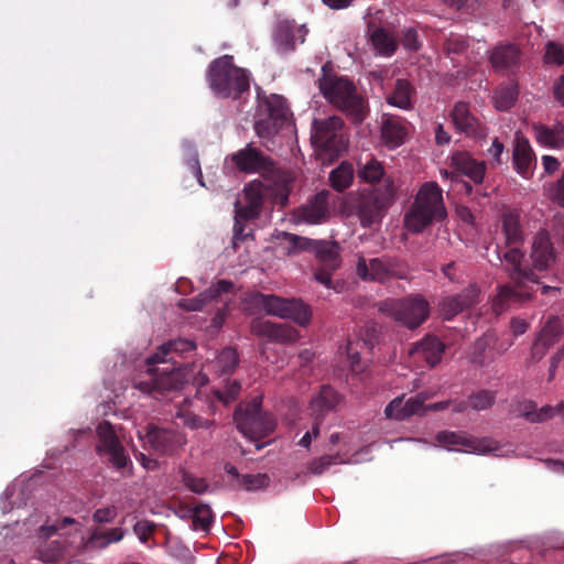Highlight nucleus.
Masks as SVG:
<instances>
[{
    "mask_svg": "<svg viewBox=\"0 0 564 564\" xmlns=\"http://www.w3.org/2000/svg\"><path fill=\"white\" fill-rule=\"evenodd\" d=\"M98 444L96 452L101 457H107L109 464L123 475L128 466H132L123 445L119 441L113 426L108 421H102L96 429Z\"/></svg>",
    "mask_w": 564,
    "mask_h": 564,
    "instance_id": "obj_13",
    "label": "nucleus"
},
{
    "mask_svg": "<svg viewBox=\"0 0 564 564\" xmlns=\"http://www.w3.org/2000/svg\"><path fill=\"white\" fill-rule=\"evenodd\" d=\"M182 480L191 491L198 495L204 494L208 488L207 482L203 478L195 477L186 471L183 473Z\"/></svg>",
    "mask_w": 564,
    "mask_h": 564,
    "instance_id": "obj_50",
    "label": "nucleus"
},
{
    "mask_svg": "<svg viewBox=\"0 0 564 564\" xmlns=\"http://www.w3.org/2000/svg\"><path fill=\"white\" fill-rule=\"evenodd\" d=\"M319 89L324 98L344 112L354 123H361L367 116L365 99L357 93L355 84L345 77L323 76Z\"/></svg>",
    "mask_w": 564,
    "mask_h": 564,
    "instance_id": "obj_5",
    "label": "nucleus"
},
{
    "mask_svg": "<svg viewBox=\"0 0 564 564\" xmlns=\"http://www.w3.org/2000/svg\"><path fill=\"white\" fill-rule=\"evenodd\" d=\"M370 41L375 50L384 56H391L398 47L395 40L381 28H377L371 32Z\"/></svg>",
    "mask_w": 564,
    "mask_h": 564,
    "instance_id": "obj_36",
    "label": "nucleus"
},
{
    "mask_svg": "<svg viewBox=\"0 0 564 564\" xmlns=\"http://www.w3.org/2000/svg\"><path fill=\"white\" fill-rule=\"evenodd\" d=\"M246 203L250 205H256L259 209H261L263 204V194L261 191V183H252L245 189Z\"/></svg>",
    "mask_w": 564,
    "mask_h": 564,
    "instance_id": "obj_51",
    "label": "nucleus"
},
{
    "mask_svg": "<svg viewBox=\"0 0 564 564\" xmlns=\"http://www.w3.org/2000/svg\"><path fill=\"white\" fill-rule=\"evenodd\" d=\"M356 271L364 281L384 282L394 275L392 267L378 258L370 259L367 262L365 258L360 257Z\"/></svg>",
    "mask_w": 564,
    "mask_h": 564,
    "instance_id": "obj_26",
    "label": "nucleus"
},
{
    "mask_svg": "<svg viewBox=\"0 0 564 564\" xmlns=\"http://www.w3.org/2000/svg\"><path fill=\"white\" fill-rule=\"evenodd\" d=\"M196 348V345L188 339H175L166 344L161 345L158 350L147 358V365H172L171 357L174 360L183 357L187 352H192Z\"/></svg>",
    "mask_w": 564,
    "mask_h": 564,
    "instance_id": "obj_23",
    "label": "nucleus"
},
{
    "mask_svg": "<svg viewBox=\"0 0 564 564\" xmlns=\"http://www.w3.org/2000/svg\"><path fill=\"white\" fill-rule=\"evenodd\" d=\"M289 115L290 109L282 96L275 94L259 96L253 128L267 150L275 149V137L288 124Z\"/></svg>",
    "mask_w": 564,
    "mask_h": 564,
    "instance_id": "obj_4",
    "label": "nucleus"
},
{
    "mask_svg": "<svg viewBox=\"0 0 564 564\" xmlns=\"http://www.w3.org/2000/svg\"><path fill=\"white\" fill-rule=\"evenodd\" d=\"M268 294L254 292L243 300V310L249 315H257L267 310Z\"/></svg>",
    "mask_w": 564,
    "mask_h": 564,
    "instance_id": "obj_40",
    "label": "nucleus"
},
{
    "mask_svg": "<svg viewBox=\"0 0 564 564\" xmlns=\"http://www.w3.org/2000/svg\"><path fill=\"white\" fill-rule=\"evenodd\" d=\"M262 400L254 398L248 404H239L235 411L237 429L250 441L269 436L275 429L273 416L262 411Z\"/></svg>",
    "mask_w": 564,
    "mask_h": 564,
    "instance_id": "obj_10",
    "label": "nucleus"
},
{
    "mask_svg": "<svg viewBox=\"0 0 564 564\" xmlns=\"http://www.w3.org/2000/svg\"><path fill=\"white\" fill-rule=\"evenodd\" d=\"M154 523L148 520L138 521L133 527L135 535L142 543H147L149 541V539L154 533Z\"/></svg>",
    "mask_w": 564,
    "mask_h": 564,
    "instance_id": "obj_52",
    "label": "nucleus"
},
{
    "mask_svg": "<svg viewBox=\"0 0 564 564\" xmlns=\"http://www.w3.org/2000/svg\"><path fill=\"white\" fill-rule=\"evenodd\" d=\"M378 310L409 329L417 328L430 316V303L420 294L386 299L378 304Z\"/></svg>",
    "mask_w": 564,
    "mask_h": 564,
    "instance_id": "obj_6",
    "label": "nucleus"
},
{
    "mask_svg": "<svg viewBox=\"0 0 564 564\" xmlns=\"http://www.w3.org/2000/svg\"><path fill=\"white\" fill-rule=\"evenodd\" d=\"M449 116L455 129L460 133L474 139L486 137V127L471 110L469 104L465 101L456 102Z\"/></svg>",
    "mask_w": 564,
    "mask_h": 564,
    "instance_id": "obj_18",
    "label": "nucleus"
},
{
    "mask_svg": "<svg viewBox=\"0 0 564 564\" xmlns=\"http://www.w3.org/2000/svg\"><path fill=\"white\" fill-rule=\"evenodd\" d=\"M534 160V153L528 139L517 137L513 148V164L518 173L527 176L531 172Z\"/></svg>",
    "mask_w": 564,
    "mask_h": 564,
    "instance_id": "obj_31",
    "label": "nucleus"
},
{
    "mask_svg": "<svg viewBox=\"0 0 564 564\" xmlns=\"http://www.w3.org/2000/svg\"><path fill=\"white\" fill-rule=\"evenodd\" d=\"M265 313L284 319H292L301 326H306L312 317L310 307L303 301L283 299L274 294H268Z\"/></svg>",
    "mask_w": 564,
    "mask_h": 564,
    "instance_id": "obj_15",
    "label": "nucleus"
},
{
    "mask_svg": "<svg viewBox=\"0 0 564 564\" xmlns=\"http://www.w3.org/2000/svg\"><path fill=\"white\" fill-rule=\"evenodd\" d=\"M468 47L467 40L457 34H451L444 42L443 48L447 56L462 55Z\"/></svg>",
    "mask_w": 564,
    "mask_h": 564,
    "instance_id": "obj_44",
    "label": "nucleus"
},
{
    "mask_svg": "<svg viewBox=\"0 0 564 564\" xmlns=\"http://www.w3.org/2000/svg\"><path fill=\"white\" fill-rule=\"evenodd\" d=\"M403 395L397 397L392 401L388 403V405L384 409L386 417L393 419L397 421H403L404 420V411H403Z\"/></svg>",
    "mask_w": 564,
    "mask_h": 564,
    "instance_id": "obj_49",
    "label": "nucleus"
},
{
    "mask_svg": "<svg viewBox=\"0 0 564 564\" xmlns=\"http://www.w3.org/2000/svg\"><path fill=\"white\" fill-rule=\"evenodd\" d=\"M313 253L321 265L329 269H338L340 265V247L337 241L317 240Z\"/></svg>",
    "mask_w": 564,
    "mask_h": 564,
    "instance_id": "obj_32",
    "label": "nucleus"
},
{
    "mask_svg": "<svg viewBox=\"0 0 564 564\" xmlns=\"http://www.w3.org/2000/svg\"><path fill=\"white\" fill-rule=\"evenodd\" d=\"M207 80L219 98L238 99L250 88V75L234 63V56L223 55L208 66Z\"/></svg>",
    "mask_w": 564,
    "mask_h": 564,
    "instance_id": "obj_3",
    "label": "nucleus"
},
{
    "mask_svg": "<svg viewBox=\"0 0 564 564\" xmlns=\"http://www.w3.org/2000/svg\"><path fill=\"white\" fill-rule=\"evenodd\" d=\"M489 59L496 70H509L519 65L520 50L514 44L497 45Z\"/></svg>",
    "mask_w": 564,
    "mask_h": 564,
    "instance_id": "obj_28",
    "label": "nucleus"
},
{
    "mask_svg": "<svg viewBox=\"0 0 564 564\" xmlns=\"http://www.w3.org/2000/svg\"><path fill=\"white\" fill-rule=\"evenodd\" d=\"M234 289L235 285L231 281L219 280L197 296L181 300L177 305L186 311L215 310L212 324L215 327H220L227 316L229 295L234 294Z\"/></svg>",
    "mask_w": 564,
    "mask_h": 564,
    "instance_id": "obj_7",
    "label": "nucleus"
},
{
    "mask_svg": "<svg viewBox=\"0 0 564 564\" xmlns=\"http://www.w3.org/2000/svg\"><path fill=\"white\" fill-rule=\"evenodd\" d=\"M336 269H329L325 265H321L314 272V278L317 282L325 285L326 288H332V274Z\"/></svg>",
    "mask_w": 564,
    "mask_h": 564,
    "instance_id": "obj_62",
    "label": "nucleus"
},
{
    "mask_svg": "<svg viewBox=\"0 0 564 564\" xmlns=\"http://www.w3.org/2000/svg\"><path fill=\"white\" fill-rule=\"evenodd\" d=\"M490 341L489 336L480 337L475 343V352H474V361L484 365L485 358L482 356V352L485 351L486 347L488 346Z\"/></svg>",
    "mask_w": 564,
    "mask_h": 564,
    "instance_id": "obj_63",
    "label": "nucleus"
},
{
    "mask_svg": "<svg viewBox=\"0 0 564 564\" xmlns=\"http://www.w3.org/2000/svg\"><path fill=\"white\" fill-rule=\"evenodd\" d=\"M436 442L449 451L462 449L469 453L486 454L498 448L491 438H474L463 432L442 431L435 436Z\"/></svg>",
    "mask_w": 564,
    "mask_h": 564,
    "instance_id": "obj_16",
    "label": "nucleus"
},
{
    "mask_svg": "<svg viewBox=\"0 0 564 564\" xmlns=\"http://www.w3.org/2000/svg\"><path fill=\"white\" fill-rule=\"evenodd\" d=\"M339 454L335 455H323L318 458H314L307 464V469L313 475H322L329 466L338 463Z\"/></svg>",
    "mask_w": 564,
    "mask_h": 564,
    "instance_id": "obj_46",
    "label": "nucleus"
},
{
    "mask_svg": "<svg viewBox=\"0 0 564 564\" xmlns=\"http://www.w3.org/2000/svg\"><path fill=\"white\" fill-rule=\"evenodd\" d=\"M117 514H118L117 507L108 506L105 508L97 509L93 514V520L96 523H109L115 520Z\"/></svg>",
    "mask_w": 564,
    "mask_h": 564,
    "instance_id": "obj_55",
    "label": "nucleus"
},
{
    "mask_svg": "<svg viewBox=\"0 0 564 564\" xmlns=\"http://www.w3.org/2000/svg\"><path fill=\"white\" fill-rule=\"evenodd\" d=\"M530 257L533 265V268L530 269L535 273L539 280L540 276L538 272L550 270L556 261V252L547 231L541 230L534 236ZM536 285H539V282L533 286ZM533 291L534 288H532V292Z\"/></svg>",
    "mask_w": 564,
    "mask_h": 564,
    "instance_id": "obj_19",
    "label": "nucleus"
},
{
    "mask_svg": "<svg viewBox=\"0 0 564 564\" xmlns=\"http://www.w3.org/2000/svg\"><path fill=\"white\" fill-rule=\"evenodd\" d=\"M246 227V220H242L238 217H235V225H234V243L238 240H245L249 234L245 232Z\"/></svg>",
    "mask_w": 564,
    "mask_h": 564,
    "instance_id": "obj_64",
    "label": "nucleus"
},
{
    "mask_svg": "<svg viewBox=\"0 0 564 564\" xmlns=\"http://www.w3.org/2000/svg\"><path fill=\"white\" fill-rule=\"evenodd\" d=\"M270 478L267 474H247L241 476L240 484L246 490H258L269 486Z\"/></svg>",
    "mask_w": 564,
    "mask_h": 564,
    "instance_id": "obj_47",
    "label": "nucleus"
},
{
    "mask_svg": "<svg viewBox=\"0 0 564 564\" xmlns=\"http://www.w3.org/2000/svg\"><path fill=\"white\" fill-rule=\"evenodd\" d=\"M518 98V91L514 87H505L495 95V106L498 110H509Z\"/></svg>",
    "mask_w": 564,
    "mask_h": 564,
    "instance_id": "obj_43",
    "label": "nucleus"
},
{
    "mask_svg": "<svg viewBox=\"0 0 564 564\" xmlns=\"http://www.w3.org/2000/svg\"><path fill=\"white\" fill-rule=\"evenodd\" d=\"M445 345L435 336H426L416 343L410 350V354L424 360L430 367H435L442 359Z\"/></svg>",
    "mask_w": 564,
    "mask_h": 564,
    "instance_id": "obj_27",
    "label": "nucleus"
},
{
    "mask_svg": "<svg viewBox=\"0 0 564 564\" xmlns=\"http://www.w3.org/2000/svg\"><path fill=\"white\" fill-rule=\"evenodd\" d=\"M176 416L182 420L184 426L191 430L205 429L208 430L214 425L213 420L204 419L194 412L187 410H180Z\"/></svg>",
    "mask_w": 564,
    "mask_h": 564,
    "instance_id": "obj_38",
    "label": "nucleus"
},
{
    "mask_svg": "<svg viewBox=\"0 0 564 564\" xmlns=\"http://www.w3.org/2000/svg\"><path fill=\"white\" fill-rule=\"evenodd\" d=\"M340 401V394L330 386L321 387L318 393L310 402L312 417L324 420L328 413L336 410Z\"/></svg>",
    "mask_w": 564,
    "mask_h": 564,
    "instance_id": "obj_25",
    "label": "nucleus"
},
{
    "mask_svg": "<svg viewBox=\"0 0 564 564\" xmlns=\"http://www.w3.org/2000/svg\"><path fill=\"white\" fill-rule=\"evenodd\" d=\"M250 330L258 337H264L270 341L280 344H292L299 339V333L293 326L262 318H253L250 323Z\"/></svg>",
    "mask_w": 564,
    "mask_h": 564,
    "instance_id": "obj_20",
    "label": "nucleus"
},
{
    "mask_svg": "<svg viewBox=\"0 0 564 564\" xmlns=\"http://www.w3.org/2000/svg\"><path fill=\"white\" fill-rule=\"evenodd\" d=\"M544 62L546 64L563 65L564 48L555 42H549L545 47Z\"/></svg>",
    "mask_w": 564,
    "mask_h": 564,
    "instance_id": "obj_48",
    "label": "nucleus"
},
{
    "mask_svg": "<svg viewBox=\"0 0 564 564\" xmlns=\"http://www.w3.org/2000/svg\"><path fill=\"white\" fill-rule=\"evenodd\" d=\"M238 354L235 349L228 347L223 349L213 361V369L219 377H227L236 370L238 366ZM224 387L215 390V394L224 404H229L235 401L241 390V384L238 380H230L224 378Z\"/></svg>",
    "mask_w": 564,
    "mask_h": 564,
    "instance_id": "obj_14",
    "label": "nucleus"
},
{
    "mask_svg": "<svg viewBox=\"0 0 564 564\" xmlns=\"http://www.w3.org/2000/svg\"><path fill=\"white\" fill-rule=\"evenodd\" d=\"M563 328L557 317H550L543 328L541 329L538 338L552 347L557 343L562 336Z\"/></svg>",
    "mask_w": 564,
    "mask_h": 564,
    "instance_id": "obj_37",
    "label": "nucleus"
},
{
    "mask_svg": "<svg viewBox=\"0 0 564 564\" xmlns=\"http://www.w3.org/2000/svg\"><path fill=\"white\" fill-rule=\"evenodd\" d=\"M394 197L392 181L384 180L383 187L362 194L358 200L357 212L362 227H371L379 221Z\"/></svg>",
    "mask_w": 564,
    "mask_h": 564,
    "instance_id": "obj_12",
    "label": "nucleus"
},
{
    "mask_svg": "<svg viewBox=\"0 0 564 564\" xmlns=\"http://www.w3.org/2000/svg\"><path fill=\"white\" fill-rule=\"evenodd\" d=\"M423 410H424V398H422L421 395H416V397L408 399L403 405L404 420L412 415L419 414Z\"/></svg>",
    "mask_w": 564,
    "mask_h": 564,
    "instance_id": "obj_53",
    "label": "nucleus"
},
{
    "mask_svg": "<svg viewBox=\"0 0 564 564\" xmlns=\"http://www.w3.org/2000/svg\"><path fill=\"white\" fill-rule=\"evenodd\" d=\"M452 161L459 173L468 176L476 184L482 182L486 172V166L482 162H477L470 155L463 152L455 153Z\"/></svg>",
    "mask_w": 564,
    "mask_h": 564,
    "instance_id": "obj_30",
    "label": "nucleus"
},
{
    "mask_svg": "<svg viewBox=\"0 0 564 564\" xmlns=\"http://www.w3.org/2000/svg\"><path fill=\"white\" fill-rule=\"evenodd\" d=\"M479 294V288L476 284H470L460 293L442 299L438 305L441 316L446 321L453 319L475 306L478 303Z\"/></svg>",
    "mask_w": 564,
    "mask_h": 564,
    "instance_id": "obj_21",
    "label": "nucleus"
},
{
    "mask_svg": "<svg viewBox=\"0 0 564 564\" xmlns=\"http://www.w3.org/2000/svg\"><path fill=\"white\" fill-rule=\"evenodd\" d=\"M409 134V122L399 116L383 115L381 126V138L383 143L395 149L405 142Z\"/></svg>",
    "mask_w": 564,
    "mask_h": 564,
    "instance_id": "obj_24",
    "label": "nucleus"
},
{
    "mask_svg": "<svg viewBox=\"0 0 564 564\" xmlns=\"http://www.w3.org/2000/svg\"><path fill=\"white\" fill-rule=\"evenodd\" d=\"M87 550H102L108 546L106 535L102 530H96L88 538L86 544Z\"/></svg>",
    "mask_w": 564,
    "mask_h": 564,
    "instance_id": "obj_59",
    "label": "nucleus"
},
{
    "mask_svg": "<svg viewBox=\"0 0 564 564\" xmlns=\"http://www.w3.org/2000/svg\"><path fill=\"white\" fill-rule=\"evenodd\" d=\"M172 365L163 367L148 366V379L135 380L133 386L141 392L152 394L154 398L165 395L171 391H177L184 383L183 364L171 357Z\"/></svg>",
    "mask_w": 564,
    "mask_h": 564,
    "instance_id": "obj_9",
    "label": "nucleus"
},
{
    "mask_svg": "<svg viewBox=\"0 0 564 564\" xmlns=\"http://www.w3.org/2000/svg\"><path fill=\"white\" fill-rule=\"evenodd\" d=\"M402 44L405 48L415 51L419 48L420 43L417 32L413 28H406L402 32Z\"/></svg>",
    "mask_w": 564,
    "mask_h": 564,
    "instance_id": "obj_60",
    "label": "nucleus"
},
{
    "mask_svg": "<svg viewBox=\"0 0 564 564\" xmlns=\"http://www.w3.org/2000/svg\"><path fill=\"white\" fill-rule=\"evenodd\" d=\"M75 519L70 517H65L62 520L57 521L55 524L52 525H43L40 529V535L42 538H51L53 534H55L58 530L66 528L67 525L75 524Z\"/></svg>",
    "mask_w": 564,
    "mask_h": 564,
    "instance_id": "obj_54",
    "label": "nucleus"
},
{
    "mask_svg": "<svg viewBox=\"0 0 564 564\" xmlns=\"http://www.w3.org/2000/svg\"><path fill=\"white\" fill-rule=\"evenodd\" d=\"M535 140L545 147L556 148L564 143V126L557 123L552 128L545 124H535L533 127Z\"/></svg>",
    "mask_w": 564,
    "mask_h": 564,
    "instance_id": "obj_33",
    "label": "nucleus"
},
{
    "mask_svg": "<svg viewBox=\"0 0 564 564\" xmlns=\"http://www.w3.org/2000/svg\"><path fill=\"white\" fill-rule=\"evenodd\" d=\"M412 94L413 87L409 80L397 79L393 91L386 99L389 105L408 110L412 107Z\"/></svg>",
    "mask_w": 564,
    "mask_h": 564,
    "instance_id": "obj_34",
    "label": "nucleus"
},
{
    "mask_svg": "<svg viewBox=\"0 0 564 564\" xmlns=\"http://www.w3.org/2000/svg\"><path fill=\"white\" fill-rule=\"evenodd\" d=\"M344 120L339 116L314 119L311 140L319 151L329 158L338 156L347 149L348 141L343 133Z\"/></svg>",
    "mask_w": 564,
    "mask_h": 564,
    "instance_id": "obj_11",
    "label": "nucleus"
},
{
    "mask_svg": "<svg viewBox=\"0 0 564 564\" xmlns=\"http://www.w3.org/2000/svg\"><path fill=\"white\" fill-rule=\"evenodd\" d=\"M550 348L551 347L547 344L536 337L531 347V361H540Z\"/></svg>",
    "mask_w": 564,
    "mask_h": 564,
    "instance_id": "obj_61",
    "label": "nucleus"
},
{
    "mask_svg": "<svg viewBox=\"0 0 564 564\" xmlns=\"http://www.w3.org/2000/svg\"><path fill=\"white\" fill-rule=\"evenodd\" d=\"M354 180L352 164L344 161L329 173V182L332 187L337 192H344L348 188Z\"/></svg>",
    "mask_w": 564,
    "mask_h": 564,
    "instance_id": "obj_35",
    "label": "nucleus"
},
{
    "mask_svg": "<svg viewBox=\"0 0 564 564\" xmlns=\"http://www.w3.org/2000/svg\"><path fill=\"white\" fill-rule=\"evenodd\" d=\"M230 159L239 172L246 174L259 173L264 177H273L281 181L285 192L284 197H288L290 192L289 184L291 182L290 176L281 173L275 161L265 155L260 149L253 147L252 143H248L243 149L232 153Z\"/></svg>",
    "mask_w": 564,
    "mask_h": 564,
    "instance_id": "obj_8",
    "label": "nucleus"
},
{
    "mask_svg": "<svg viewBox=\"0 0 564 564\" xmlns=\"http://www.w3.org/2000/svg\"><path fill=\"white\" fill-rule=\"evenodd\" d=\"M281 248L286 256H297L303 251L313 253L317 245V240L307 237L297 236L286 231H281L276 235Z\"/></svg>",
    "mask_w": 564,
    "mask_h": 564,
    "instance_id": "obj_29",
    "label": "nucleus"
},
{
    "mask_svg": "<svg viewBox=\"0 0 564 564\" xmlns=\"http://www.w3.org/2000/svg\"><path fill=\"white\" fill-rule=\"evenodd\" d=\"M383 166L375 159H370L364 166L359 169L358 175L365 182L375 183L379 182L383 176Z\"/></svg>",
    "mask_w": 564,
    "mask_h": 564,
    "instance_id": "obj_41",
    "label": "nucleus"
},
{
    "mask_svg": "<svg viewBox=\"0 0 564 564\" xmlns=\"http://www.w3.org/2000/svg\"><path fill=\"white\" fill-rule=\"evenodd\" d=\"M145 442L154 452L172 455L187 443V438L180 431L150 424L145 434Z\"/></svg>",
    "mask_w": 564,
    "mask_h": 564,
    "instance_id": "obj_17",
    "label": "nucleus"
},
{
    "mask_svg": "<svg viewBox=\"0 0 564 564\" xmlns=\"http://www.w3.org/2000/svg\"><path fill=\"white\" fill-rule=\"evenodd\" d=\"M502 232L506 245L510 247L502 254L505 271L510 284L500 285L492 300V311L500 315L514 304H521L532 297V288L538 283V276L524 263V253L519 249L523 242V231L520 217L514 212L502 215ZM501 260V257H499Z\"/></svg>",
    "mask_w": 564,
    "mask_h": 564,
    "instance_id": "obj_1",
    "label": "nucleus"
},
{
    "mask_svg": "<svg viewBox=\"0 0 564 564\" xmlns=\"http://www.w3.org/2000/svg\"><path fill=\"white\" fill-rule=\"evenodd\" d=\"M564 408L563 402L558 403L555 408L551 405L542 406L539 411H536L535 416H530L532 423H541L544 422L555 415L556 412H560Z\"/></svg>",
    "mask_w": 564,
    "mask_h": 564,
    "instance_id": "obj_56",
    "label": "nucleus"
},
{
    "mask_svg": "<svg viewBox=\"0 0 564 564\" xmlns=\"http://www.w3.org/2000/svg\"><path fill=\"white\" fill-rule=\"evenodd\" d=\"M328 215V193L323 191L315 194L305 205L296 208L293 218L297 224L316 225L325 221Z\"/></svg>",
    "mask_w": 564,
    "mask_h": 564,
    "instance_id": "obj_22",
    "label": "nucleus"
},
{
    "mask_svg": "<svg viewBox=\"0 0 564 564\" xmlns=\"http://www.w3.org/2000/svg\"><path fill=\"white\" fill-rule=\"evenodd\" d=\"M496 400V393L490 390H479L469 397V405L475 411L491 408Z\"/></svg>",
    "mask_w": 564,
    "mask_h": 564,
    "instance_id": "obj_42",
    "label": "nucleus"
},
{
    "mask_svg": "<svg viewBox=\"0 0 564 564\" xmlns=\"http://www.w3.org/2000/svg\"><path fill=\"white\" fill-rule=\"evenodd\" d=\"M447 216L443 191L436 182L424 183L411 208L404 215V226L412 234H420L435 221Z\"/></svg>",
    "mask_w": 564,
    "mask_h": 564,
    "instance_id": "obj_2",
    "label": "nucleus"
},
{
    "mask_svg": "<svg viewBox=\"0 0 564 564\" xmlns=\"http://www.w3.org/2000/svg\"><path fill=\"white\" fill-rule=\"evenodd\" d=\"M213 522L209 506L200 503L193 509V527L195 530L208 531Z\"/></svg>",
    "mask_w": 564,
    "mask_h": 564,
    "instance_id": "obj_39",
    "label": "nucleus"
},
{
    "mask_svg": "<svg viewBox=\"0 0 564 564\" xmlns=\"http://www.w3.org/2000/svg\"><path fill=\"white\" fill-rule=\"evenodd\" d=\"M236 215L235 217H238L242 220H251L258 218L260 215L261 209H259L254 204L250 205L246 203L243 206H238V203L236 204Z\"/></svg>",
    "mask_w": 564,
    "mask_h": 564,
    "instance_id": "obj_57",
    "label": "nucleus"
},
{
    "mask_svg": "<svg viewBox=\"0 0 564 564\" xmlns=\"http://www.w3.org/2000/svg\"><path fill=\"white\" fill-rule=\"evenodd\" d=\"M550 198L564 207V171L561 177L550 186Z\"/></svg>",
    "mask_w": 564,
    "mask_h": 564,
    "instance_id": "obj_58",
    "label": "nucleus"
},
{
    "mask_svg": "<svg viewBox=\"0 0 564 564\" xmlns=\"http://www.w3.org/2000/svg\"><path fill=\"white\" fill-rule=\"evenodd\" d=\"M379 329V325L375 322H367L360 327L359 339L368 349L373 348L375 344L378 341Z\"/></svg>",
    "mask_w": 564,
    "mask_h": 564,
    "instance_id": "obj_45",
    "label": "nucleus"
}]
</instances>
